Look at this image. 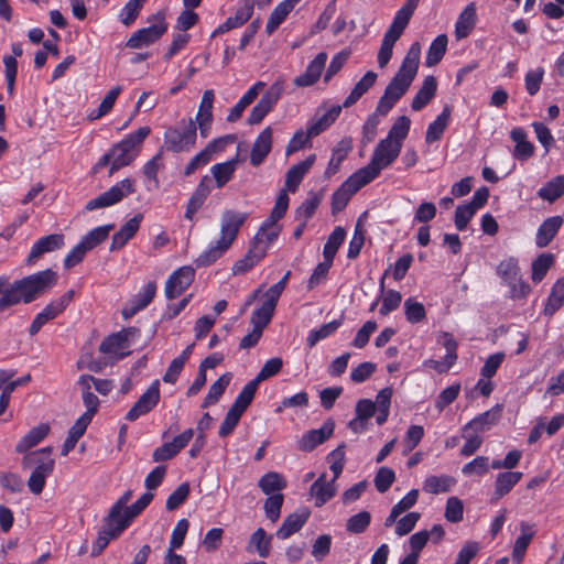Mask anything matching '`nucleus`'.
Listing matches in <instances>:
<instances>
[{
	"label": "nucleus",
	"mask_w": 564,
	"mask_h": 564,
	"mask_svg": "<svg viewBox=\"0 0 564 564\" xmlns=\"http://www.w3.org/2000/svg\"><path fill=\"white\" fill-rule=\"evenodd\" d=\"M194 276L195 271L189 265L175 270L165 282V297L167 300H174L182 295V293L192 284Z\"/></svg>",
	"instance_id": "16"
},
{
	"label": "nucleus",
	"mask_w": 564,
	"mask_h": 564,
	"mask_svg": "<svg viewBox=\"0 0 564 564\" xmlns=\"http://www.w3.org/2000/svg\"><path fill=\"white\" fill-rule=\"evenodd\" d=\"M264 87L265 84L263 82H257L253 84L230 109L227 120L229 122H236L240 119L245 109L254 101Z\"/></svg>",
	"instance_id": "32"
},
{
	"label": "nucleus",
	"mask_w": 564,
	"mask_h": 564,
	"mask_svg": "<svg viewBox=\"0 0 564 564\" xmlns=\"http://www.w3.org/2000/svg\"><path fill=\"white\" fill-rule=\"evenodd\" d=\"M496 273L503 283L512 282V280L520 274L518 260L514 257H508L501 260L497 265Z\"/></svg>",
	"instance_id": "60"
},
{
	"label": "nucleus",
	"mask_w": 564,
	"mask_h": 564,
	"mask_svg": "<svg viewBox=\"0 0 564 564\" xmlns=\"http://www.w3.org/2000/svg\"><path fill=\"white\" fill-rule=\"evenodd\" d=\"M264 257L265 254L263 248L252 246L243 258L237 260L234 263L232 273L235 275L247 273L254 265H257Z\"/></svg>",
	"instance_id": "41"
},
{
	"label": "nucleus",
	"mask_w": 564,
	"mask_h": 564,
	"mask_svg": "<svg viewBox=\"0 0 564 564\" xmlns=\"http://www.w3.org/2000/svg\"><path fill=\"white\" fill-rule=\"evenodd\" d=\"M521 471H503L499 473L495 480V491L492 500L498 501L508 495L513 487L522 479Z\"/></svg>",
	"instance_id": "37"
},
{
	"label": "nucleus",
	"mask_w": 564,
	"mask_h": 564,
	"mask_svg": "<svg viewBox=\"0 0 564 564\" xmlns=\"http://www.w3.org/2000/svg\"><path fill=\"white\" fill-rule=\"evenodd\" d=\"M404 314L406 317V321L415 324L422 322L425 316V307L422 303L417 302L413 297H409L404 302Z\"/></svg>",
	"instance_id": "62"
},
{
	"label": "nucleus",
	"mask_w": 564,
	"mask_h": 564,
	"mask_svg": "<svg viewBox=\"0 0 564 564\" xmlns=\"http://www.w3.org/2000/svg\"><path fill=\"white\" fill-rule=\"evenodd\" d=\"M391 398H392V389L391 388L381 389L378 392V394L376 395V401H373V403L376 404V410H377L376 422L378 423V425L384 424L389 417Z\"/></svg>",
	"instance_id": "48"
},
{
	"label": "nucleus",
	"mask_w": 564,
	"mask_h": 564,
	"mask_svg": "<svg viewBox=\"0 0 564 564\" xmlns=\"http://www.w3.org/2000/svg\"><path fill=\"white\" fill-rule=\"evenodd\" d=\"M510 138L516 143L512 155L520 161L529 160L534 153V145L528 140V133L522 127H516L510 131Z\"/></svg>",
	"instance_id": "31"
},
{
	"label": "nucleus",
	"mask_w": 564,
	"mask_h": 564,
	"mask_svg": "<svg viewBox=\"0 0 564 564\" xmlns=\"http://www.w3.org/2000/svg\"><path fill=\"white\" fill-rule=\"evenodd\" d=\"M343 324L341 319H334L322 325L319 328L310 330L306 338L310 348L314 347L318 341L332 336Z\"/></svg>",
	"instance_id": "55"
},
{
	"label": "nucleus",
	"mask_w": 564,
	"mask_h": 564,
	"mask_svg": "<svg viewBox=\"0 0 564 564\" xmlns=\"http://www.w3.org/2000/svg\"><path fill=\"white\" fill-rule=\"evenodd\" d=\"M308 516L310 513L307 511H303L302 513L295 512L288 516L282 525L276 531V536L282 540L290 538L292 534L302 529V527L307 521Z\"/></svg>",
	"instance_id": "42"
},
{
	"label": "nucleus",
	"mask_w": 564,
	"mask_h": 564,
	"mask_svg": "<svg viewBox=\"0 0 564 564\" xmlns=\"http://www.w3.org/2000/svg\"><path fill=\"white\" fill-rule=\"evenodd\" d=\"M247 218V213L225 210L220 217L219 237L209 243L207 249L198 256L195 263L198 267H205L219 259L231 247Z\"/></svg>",
	"instance_id": "2"
},
{
	"label": "nucleus",
	"mask_w": 564,
	"mask_h": 564,
	"mask_svg": "<svg viewBox=\"0 0 564 564\" xmlns=\"http://www.w3.org/2000/svg\"><path fill=\"white\" fill-rule=\"evenodd\" d=\"M499 420V411H486L471 421H469L465 426L464 431L474 430L477 433L485 432L494 426Z\"/></svg>",
	"instance_id": "52"
},
{
	"label": "nucleus",
	"mask_w": 564,
	"mask_h": 564,
	"mask_svg": "<svg viewBox=\"0 0 564 564\" xmlns=\"http://www.w3.org/2000/svg\"><path fill=\"white\" fill-rule=\"evenodd\" d=\"M150 133L151 128L148 126L129 133L99 159L96 167L109 165V175L111 176L121 167L130 165L139 155L142 143Z\"/></svg>",
	"instance_id": "3"
},
{
	"label": "nucleus",
	"mask_w": 564,
	"mask_h": 564,
	"mask_svg": "<svg viewBox=\"0 0 564 564\" xmlns=\"http://www.w3.org/2000/svg\"><path fill=\"white\" fill-rule=\"evenodd\" d=\"M536 533L535 524L522 521L520 523V534L516 539L512 557L520 563L527 552L529 544Z\"/></svg>",
	"instance_id": "35"
},
{
	"label": "nucleus",
	"mask_w": 564,
	"mask_h": 564,
	"mask_svg": "<svg viewBox=\"0 0 564 564\" xmlns=\"http://www.w3.org/2000/svg\"><path fill=\"white\" fill-rule=\"evenodd\" d=\"M345 237L346 231L343 227H336L333 230L323 248V256L325 260L334 261V258L339 247L344 242Z\"/></svg>",
	"instance_id": "56"
},
{
	"label": "nucleus",
	"mask_w": 564,
	"mask_h": 564,
	"mask_svg": "<svg viewBox=\"0 0 564 564\" xmlns=\"http://www.w3.org/2000/svg\"><path fill=\"white\" fill-rule=\"evenodd\" d=\"M367 184H369V182L358 171L352 173L333 194V212L336 213L343 210L347 206L352 195Z\"/></svg>",
	"instance_id": "13"
},
{
	"label": "nucleus",
	"mask_w": 564,
	"mask_h": 564,
	"mask_svg": "<svg viewBox=\"0 0 564 564\" xmlns=\"http://www.w3.org/2000/svg\"><path fill=\"white\" fill-rule=\"evenodd\" d=\"M315 161L316 155L311 154L304 161L289 169L285 175L286 192L289 191L291 193H294L297 189L299 185L301 184L307 172L311 170V167L314 165Z\"/></svg>",
	"instance_id": "26"
},
{
	"label": "nucleus",
	"mask_w": 564,
	"mask_h": 564,
	"mask_svg": "<svg viewBox=\"0 0 564 564\" xmlns=\"http://www.w3.org/2000/svg\"><path fill=\"white\" fill-rule=\"evenodd\" d=\"M254 0H240L239 7L232 17L219 24L212 33V37L224 34L232 29L242 26L253 14Z\"/></svg>",
	"instance_id": "19"
},
{
	"label": "nucleus",
	"mask_w": 564,
	"mask_h": 564,
	"mask_svg": "<svg viewBox=\"0 0 564 564\" xmlns=\"http://www.w3.org/2000/svg\"><path fill=\"white\" fill-rule=\"evenodd\" d=\"M50 426L45 423L31 429L15 445L19 454H29V451L39 445L48 434Z\"/></svg>",
	"instance_id": "34"
},
{
	"label": "nucleus",
	"mask_w": 564,
	"mask_h": 564,
	"mask_svg": "<svg viewBox=\"0 0 564 564\" xmlns=\"http://www.w3.org/2000/svg\"><path fill=\"white\" fill-rule=\"evenodd\" d=\"M437 82L434 76H426L415 97L412 100L411 108L414 111L423 109L435 96Z\"/></svg>",
	"instance_id": "38"
},
{
	"label": "nucleus",
	"mask_w": 564,
	"mask_h": 564,
	"mask_svg": "<svg viewBox=\"0 0 564 564\" xmlns=\"http://www.w3.org/2000/svg\"><path fill=\"white\" fill-rule=\"evenodd\" d=\"M249 545L250 547H254L260 557H268L270 554L271 538L267 536L262 528H259L251 535Z\"/></svg>",
	"instance_id": "61"
},
{
	"label": "nucleus",
	"mask_w": 564,
	"mask_h": 564,
	"mask_svg": "<svg viewBox=\"0 0 564 564\" xmlns=\"http://www.w3.org/2000/svg\"><path fill=\"white\" fill-rule=\"evenodd\" d=\"M562 225L563 218L561 216H553L546 218L538 228L535 235V245L539 248L546 247L556 236Z\"/></svg>",
	"instance_id": "33"
},
{
	"label": "nucleus",
	"mask_w": 564,
	"mask_h": 564,
	"mask_svg": "<svg viewBox=\"0 0 564 564\" xmlns=\"http://www.w3.org/2000/svg\"><path fill=\"white\" fill-rule=\"evenodd\" d=\"M554 263V256L551 253H541L532 262V274L531 279L534 283L541 282L546 275L547 271Z\"/></svg>",
	"instance_id": "59"
},
{
	"label": "nucleus",
	"mask_w": 564,
	"mask_h": 564,
	"mask_svg": "<svg viewBox=\"0 0 564 564\" xmlns=\"http://www.w3.org/2000/svg\"><path fill=\"white\" fill-rule=\"evenodd\" d=\"M53 448L50 446L30 452L22 458V467L33 470L28 480V487L34 495H40L46 484V479L52 475L55 467V460L52 458Z\"/></svg>",
	"instance_id": "5"
},
{
	"label": "nucleus",
	"mask_w": 564,
	"mask_h": 564,
	"mask_svg": "<svg viewBox=\"0 0 564 564\" xmlns=\"http://www.w3.org/2000/svg\"><path fill=\"white\" fill-rule=\"evenodd\" d=\"M150 21H153L150 26L135 31L129 37L126 44L129 48L139 50L147 47L155 43L167 31L165 15L162 12L154 14Z\"/></svg>",
	"instance_id": "9"
},
{
	"label": "nucleus",
	"mask_w": 564,
	"mask_h": 564,
	"mask_svg": "<svg viewBox=\"0 0 564 564\" xmlns=\"http://www.w3.org/2000/svg\"><path fill=\"white\" fill-rule=\"evenodd\" d=\"M420 57L421 45L419 42H415L410 46L399 70L384 90L400 100L401 97L405 95L417 74Z\"/></svg>",
	"instance_id": "6"
},
{
	"label": "nucleus",
	"mask_w": 564,
	"mask_h": 564,
	"mask_svg": "<svg viewBox=\"0 0 564 564\" xmlns=\"http://www.w3.org/2000/svg\"><path fill=\"white\" fill-rule=\"evenodd\" d=\"M447 43H448V39L445 34H440L438 36H436L433 40V42L431 43V45L427 50V53H426V57H425L426 66H429V67L435 66L436 64H438L442 61V58L445 55L446 50H447Z\"/></svg>",
	"instance_id": "47"
},
{
	"label": "nucleus",
	"mask_w": 564,
	"mask_h": 564,
	"mask_svg": "<svg viewBox=\"0 0 564 564\" xmlns=\"http://www.w3.org/2000/svg\"><path fill=\"white\" fill-rule=\"evenodd\" d=\"M352 149V139L349 137L343 138L333 149L332 156L325 170V177L330 178L339 170L343 161L347 158Z\"/></svg>",
	"instance_id": "30"
},
{
	"label": "nucleus",
	"mask_w": 564,
	"mask_h": 564,
	"mask_svg": "<svg viewBox=\"0 0 564 564\" xmlns=\"http://www.w3.org/2000/svg\"><path fill=\"white\" fill-rule=\"evenodd\" d=\"M258 485L264 495L272 496L281 494L280 491L286 487V480L281 474L269 471L259 479Z\"/></svg>",
	"instance_id": "45"
},
{
	"label": "nucleus",
	"mask_w": 564,
	"mask_h": 564,
	"mask_svg": "<svg viewBox=\"0 0 564 564\" xmlns=\"http://www.w3.org/2000/svg\"><path fill=\"white\" fill-rule=\"evenodd\" d=\"M334 432V423L326 422L322 427L316 430H311L302 435L299 447L304 452L313 451L317 445L324 443L328 440Z\"/></svg>",
	"instance_id": "25"
},
{
	"label": "nucleus",
	"mask_w": 564,
	"mask_h": 564,
	"mask_svg": "<svg viewBox=\"0 0 564 564\" xmlns=\"http://www.w3.org/2000/svg\"><path fill=\"white\" fill-rule=\"evenodd\" d=\"M231 373L226 372L223 376H220L210 387L208 390L207 395L205 397L202 406L208 408L210 405H214L218 402L220 397L224 394L225 390L229 386L231 381Z\"/></svg>",
	"instance_id": "46"
},
{
	"label": "nucleus",
	"mask_w": 564,
	"mask_h": 564,
	"mask_svg": "<svg viewBox=\"0 0 564 564\" xmlns=\"http://www.w3.org/2000/svg\"><path fill=\"white\" fill-rule=\"evenodd\" d=\"M401 148L382 139L375 148L370 162L357 170L369 183L377 178L381 171L389 167L400 155Z\"/></svg>",
	"instance_id": "8"
},
{
	"label": "nucleus",
	"mask_w": 564,
	"mask_h": 564,
	"mask_svg": "<svg viewBox=\"0 0 564 564\" xmlns=\"http://www.w3.org/2000/svg\"><path fill=\"white\" fill-rule=\"evenodd\" d=\"M74 297V291L69 290L59 299L51 301L40 313L36 314L30 325L29 334L36 335L41 328L50 321L56 318L70 304Z\"/></svg>",
	"instance_id": "12"
},
{
	"label": "nucleus",
	"mask_w": 564,
	"mask_h": 564,
	"mask_svg": "<svg viewBox=\"0 0 564 564\" xmlns=\"http://www.w3.org/2000/svg\"><path fill=\"white\" fill-rule=\"evenodd\" d=\"M341 109L343 107L339 105H334L329 108L319 107L315 116L306 123L310 134L315 138L326 131L339 117Z\"/></svg>",
	"instance_id": "18"
},
{
	"label": "nucleus",
	"mask_w": 564,
	"mask_h": 564,
	"mask_svg": "<svg viewBox=\"0 0 564 564\" xmlns=\"http://www.w3.org/2000/svg\"><path fill=\"white\" fill-rule=\"evenodd\" d=\"M65 246V237L62 234H51L39 238L31 247L26 258L29 265L35 264L44 254L54 252Z\"/></svg>",
	"instance_id": "17"
},
{
	"label": "nucleus",
	"mask_w": 564,
	"mask_h": 564,
	"mask_svg": "<svg viewBox=\"0 0 564 564\" xmlns=\"http://www.w3.org/2000/svg\"><path fill=\"white\" fill-rule=\"evenodd\" d=\"M273 131L271 127L264 128L256 138L250 153V163L253 166H259L264 162L267 156L272 150Z\"/></svg>",
	"instance_id": "21"
},
{
	"label": "nucleus",
	"mask_w": 564,
	"mask_h": 564,
	"mask_svg": "<svg viewBox=\"0 0 564 564\" xmlns=\"http://www.w3.org/2000/svg\"><path fill=\"white\" fill-rule=\"evenodd\" d=\"M564 304V278L558 279L551 289V293L547 297L544 306V314L552 316L561 306Z\"/></svg>",
	"instance_id": "49"
},
{
	"label": "nucleus",
	"mask_w": 564,
	"mask_h": 564,
	"mask_svg": "<svg viewBox=\"0 0 564 564\" xmlns=\"http://www.w3.org/2000/svg\"><path fill=\"white\" fill-rule=\"evenodd\" d=\"M376 80L377 74L372 70L367 72L346 97L341 107L349 108L355 105L375 85Z\"/></svg>",
	"instance_id": "40"
},
{
	"label": "nucleus",
	"mask_w": 564,
	"mask_h": 564,
	"mask_svg": "<svg viewBox=\"0 0 564 564\" xmlns=\"http://www.w3.org/2000/svg\"><path fill=\"white\" fill-rule=\"evenodd\" d=\"M276 303L265 299L264 303L261 307L257 308L251 315V324L260 329H264V327L270 323Z\"/></svg>",
	"instance_id": "58"
},
{
	"label": "nucleus",
	"mask_w": 564,
	"mask_h": 564,
	"mask_svg": "<svg viewBox=\"0 0 564 564\" xmlns=\"http://www.w3.org/2000/svg\"><path fill=\"white\" fill-rule=\"evenodd\" d=\"M355 412L356 416L349 421L348 427L355 434H360L368 430L369 419L377 415L376 404L370 399H360L356 404Z\"/></svg>",
	"instance_id": "20"
},
{
	"label": "nucleus",
	"mask_w": 564,
	"mask_h": 564,
	"mask_svg": "<svg viewBox=\"0 0 564 564\" xmlns=\"http://www.w3.org/2000/svg\"><path fill=\"white\" fill-rule=\"evenodd\" d=\"M327 62V54L325 52L318 53L315 58L308 64L306 70L295 77L294 85L297 87H308L315 84L325 68Z\"/></svg>",
	"instance_id": "24"
},
{
	"label": "nucleus",
	"mask_w": 564,
	"mask_h": 564,
	"mask_svg": "<svg viewBox=\"0 0 564 564\" xmlns=\"http://www.w3.org/2000/svg\"><path fill=\"white\" fill-rule=\"evenodd\" d=\"M420 0H408L395 13L393 21L383 35L378 52V65L383 68L392 57L393 46L408 26Z\"/></svg>",
	"instance_id": "4"
},
{
	"label": "nucleus",
	"mask_w": 564,
	"mask_h": 564,
	"mask_svg": "<svg viewBox=\"0 0 564 564\" xmlns=\"http://www.w3.org/2000/svg\"><path fill=\"white\" fill-rule=\"evenodd\" d=\"M155 294L156 283L153 281L145 283L131 303L122 310V316L127 319L144 310L153 301Z\"/></svg>",
	"instance_id": "22"
},
{
	"label": "nucleus",
	"mask_w": 564,
	"mask_h": 564,
	"mask_svg": "<svg viewBox=\"0 0 564 564\" xmlns=\"http://www.w3.org/2000/svg\"><path fill=\"white\" fill-rule=\"evenodd\" d=\"M371 521V516L368 511H360L350 517L346 522V530L352 534H359L367 530Z\"/></svg>",
	"instance_id": "64"
},
{
	"label": "nucleus",
	"mask_w": 564,
	"mask_h": 564,
	"mask_svg": "<svg viewBox=\"0 0 564 564\" xmlns=\"http://www.w3.org/2000/svg\"><path fill=\"white\" fill-rule=\"evenodd\" d=\"M144 2L142 0H128L119 13V20L126 26L131 25L139 17Z\"/></svg>",
	"instance_id": "63"
},
{
	"label": "nucleus",
	"mask_w": 564,
	"mask_h": 564,
	"mask_svg": "<svg viewBox=\"0 0 564 564\" xmlns=\"http://www.w3.org/2000/svg\"><path fill=\"white\" fill-rule=\"evenodd\" d=\"M238 159H231L223 163H217L210 167V173L215 178L217 188L224 187L234 176L237 169Z\"/></svg>",
	"instance_id": "44"
},
{
	"label": "nucleus",
	"mask_w": 564,
	"mask_h": 564,
	"mask_svg": "<svg viewBox=\"0 0 564 564\" xmlns=\"http://www.w3.org/2000/svg\"><path fill=\"white\" fill-rule=\"evenodd\" d=\"M58 275L52 269L35 272L9 283L0 296V313L20 303L29 304L52 290Z\"/></svg>",
	"instance_id": "1"
},
{
	"label": "nucleus",
	"mask_w": 564,
	"mask_h": 564,
	"mask_svg": "<svg viewBox=\"0 0 564 564\" xmlns=\"http://www.w3.org/2000/svg\"><path fill=\"white\" fill-rule=\"evenodd\" d=\"M197 128L192 118H183L176 124L169 127L164 132V148L167 151L180 153L188 152L195 147Z\"/></svg>",
	"instance_id": "7"
},
{
	"label": "nucleus",
	"mask_w": 564,
	"mask_h": 564,
	"mask_svg": "<svg viewBox=\"0 0 564 564\" xmlns=\"http://www.w3.org/2000/svg\"><path fill=\"white\" fill-rule=\"evenodd\" d=\"M258 387L259 384L253 379L249 381L236 398L234 404L231 405V409L243 414V412L252 402L254 394L258 390Z\"/></svg>",
	"instance_id": "57"
},
{
	"label": "nucleus",
	"mask_w": 564,
	"mask_h": 564,
	"mask_svg": "<svg viewBox=\"0 0 564 564\" xmlns=\"http://www.w3.org/2000/svg\"><path fill=\"white\" fill-rule=\"evenodd\" d=\"M143 219L142 214H137L132 218H130L118 232H116L112 237V241L110 245V251H116L123 248L127 242L134 237L138 232L141 221Z\"/></svg>",
	"instance_id": "27"
},
{
	"label": "nucleus",
	"mask_w": 564,
	"mask_h": 564,
	"mask_svg": "<svg viewBox=\"0 0 564 564\" xmlns=\"http://www.w3.org/2000/svg\"><path fill=\"white\" fill-rule=\"evenodd\" d=\"M562 195H564V175L552 178L538 191V196L549 203H553Z\"/></svg>",
	"instance_id": "50"
},
{
	"label": "nucleus",
	"mask_w": 564,
	"mask_h": 564,
	"mask_svg": "<svg viewBox=\"0 0 564 564\" xmlns=\"http://www.w3.org/2000/svg\"><path fill=\"white\" fill-rule=\"evenodd\" d=\"M135 191L134 180L127 177L117 182L108 191L101 193L96 198L90 199L86 204L87 210L106 208L120 203L123 198L131 195Z\"/></svg>",
	"instance_id": "10"
},
{
	"label": "nucleus",
	"mask_w": 564,
	"mask_h": 564,
	"mask_svg": "<svg viewBox=\"0 0 564 564\" xmlns=\"http://www.w3.org/2000/svg\"><path fill=\"white\" fill-rule=\"evenodd\" d=\"M411 120L406 116L399 117L390 128L386 140L398 144L402 149L403 141L409 134Z\"/></svg>",
	"instance_id": "51"
},
{
	"label": "nucleus",
	"mask_w": 564,
	"mask_h": 564,
	"mask_svg": "<svg viewBox=\"0 0 564 564\" xmlns=\"http://www.w3.org/2000/svg\"><path fill=\"white\" fill-rule=\"evenodd\" d=\"M455 485V479L451 476H430L423 482V490L429 494L437 495L447 492Z\"/></svg>",
	"instance_id": "53"
},
{
	"label": "nucleus",
	"mask_w": 564,
	"mask_h": 564,
	"mask_svg": "<svg viewBox=\"0 0 564 564\" xmlns=\"http://www.w3.org/2000/svg\"><path fill=\"white\" fill-rule=\"evenodd\" d=\"M282 227L279 223L265 219L256 234L252 246L263 248L267 256L270 246L278 239Z\"/></svg>",
	"instance_id": "28"
},
{
	"label": "nucleus",
	"mask_w": 564,
	"mask_h": 564,
	"mask_svg": "<svg viewBox=\"0 0 564 564\" xmlns=\"http://www.w3.org/2000/svg\"><path fill=\"white\" fill-rule=\"evenodd\" d=\"M160 381L155 379L147 391L140 395L133 406L126 414V420L133 422L140 416L151 412L160 401Z\"/></svg>",
	"instance_id": "14"
},
{
	"label": "nucleus",
	"mask_w": 564,
	"mask_h": 564,
	"mask_svg": "<svg viewBox=\"0 0 564 564\" xmlns=\"http://www.w3.org/2000/svg\"><path fill=\"white\" fill-rule=\"evenodd\" d=\"M138 329L129 327L105 338L99 350L116 360L122 359L130 354L131 338L137 337Z\"/></svg>",
	"instance_id": "11"
},
{
	"label": "nucleus",
	"mask_w": 564,
	"mask_h": 564,
	"mask_svg": "<svg viewBox=\"0 0 564 564\" xmlns=\"http://www.w3.org/2000/svg\"><path fill=\"white\" fill-rule=\"evenodd\" d=\"M207 177L205 176L198 186L196 187L195 192L192 194L191 198L188 199L186 212H185V218L188 220H193L195 214L202 208L204 202L206 200L207 196L210 193V188L208 185L205 184V180Z\"/></svg>",
	"instance_id": "43"
},
{
	"label": "nucleus",
	"mask_w": 564,
	"mask_h": 564,
	"mask_svg": "<svg viewBox=\"0 0 564 564\" xmlns=\"http://www.w3.org/2000/svg\"><path fill=\"white\" fill-rule=\"evenodd\" d=\"M336 479L327 480L326 474H322L310 488V494L318 508L329 501L336 495Z\"/></svg>",
	"instance_id": "23"
},
{
	"label": "nucleus",
	"mask_w": 564,
	"mask_h": 564,
	"mask_svg": "<svg viewBox=\"0 0 564 564\" xmlns=\"http://www.w3.org/2000/svg\"><path fill=\"white\" fill-rule=\"evenodd\" d=\"M452 109L449 106H445L442 112L436 117V119L431 122L427 127L425 134L426 143H434L443 137L451 119Z\"/></svg>",
	"instance_id": "39"
},
{
	"label": "nucleus",
	"mask_w": 564,
	"mask_h": 564,
	"mask_svg": "<svg viewBox=\"0 0 564 564\" xmlns=\"http://www.w3.org/2000/svg\"><path fill=\"white\" fill-rule=\"evenodd\" d=\"M282 95V85L273 84L260 98L257 105L250 111L248 117L249 124L260 123L265 116L274 108Z\"/></svg>",
	"instance_id": "15"
},
{
	"label": "nucleus",
	"mask_w": 564,
	"mask_h": 564,
	"mask_svg": "<svg viewBox=\"0 0 564 564\" xmlns=\"http://www.w3.org/2000/svg\"><path fill=\"white\" fill-rule=\"evenodd\" d=\"M131 521V518H128L127 509H117V503H115L107 517L104 534H108L110 538H117L129 527Z\"/></svg>",
	"instance_id": "29"
},
{
	"label": "nucleus",
	"mask_w": 564,
	"mask_h": 564,
	"mask_svg": "<svg viewBox=\"0 0 564 564\" xmlns=\"http://www.w3.org/2000/svg\"><path fill=\"white\" fill-rule=\"evenodd\" d=\"M113 228V225H105L99 226L90 231H88L82 239L80 243L85 247L87 251L96 248L98 245H100L102 241L107 239L109 236L110 230Z\"/></svg>",
	"instance_id": "54"
},
{
	"label": "nucleus",
	"mask_w": 564,
	"mask_h": 564,
	"mask_svg": "<svg viewBox=\"0 0 564 564\" xmlns=\"http://www.w3.org/2000/svg\"><path fill=\"white\" fill-rule=\"evenodd\" d=\"M476 25V4L470 2L460 12L455 23V36L457 40L467 37Z\"/></svg>",
	"instance_id": "36"
}]
</instances>
